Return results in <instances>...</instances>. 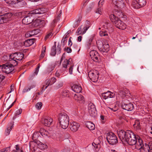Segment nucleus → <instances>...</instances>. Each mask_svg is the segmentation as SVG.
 Returning <instances> with one entry per match:
<instances>
[{"mask_svg":"<svg viewBox=\"0 0 152 152\" xmlns=\"http://www.w3.org/2000/svg\"><path fill=\"white\" fill-rule=\"evenodd\" d=\"M117 133L120 140L123 143L126 142L130 145H134L136 142L137 137L131 131L125 132L123 130L118 131Z\"/></svg>","mask_w":152,"mask_h":152,"instance_id":"nucleus-1","label":"nucleus"},{"mask_svg":"<svg viewBox=\"0 0 152 152\" xmlns=\"http://www.w3.org/2000/svg\"><path fill=\"white\" fill-rule=\"evenodd\" d=\"M69 118L68 115L64 113H60L58 116L59 122L62 128L66 129L69 124Z\"/></svg>","mask_w":152,"mask_h":152,"instance_id":"nucleus-2","label":"nucleus"},{"mask_svg":"<svg viewBox=\"0 0 152 152\" xmlns=\"http://www.w3.org/2000/svg\"><path fill=\"white\" fill-rule=\"evenodd\" d=\"M96 44L99 50L102 52H107L109 50V45L106 40H98Z\"/></svg>","mask_w":152,"mask_h":152,"instance_id":"nucleus-3","label":"nucleus"},{"mask_svg":"<svg viewBox=\"0 0 152 152\" xmlns=\"http://www.w3.org/2000/svg\"><path fill=\"white\" fill-rule=\"evenodd\" d=\"M23 55L20 52L15 53L11 54L9 56V61L10 62L13 63L14 65L17 64V60H21L23 57Z\"/></svg>","mask_w":152,"mask_h":152,"instance_id":"nucleus-4","label":"nucleus"},{"mask_svg":"<svg viewBox=\"0 0 152 152\" xmlns=\"http://www.w3.org/2000/svg\"><path fill=\"white\" fill-rule=\"evenodd\" d=\"M115 96V94L109 91L102 93L101 96L102 99L106 100L107 103L110 104L113 102L112 98Z\"/></svg>","mask_w":152,"mask_h":152,"instance_id":"nucleus-5","label":"nucleus"},{"mask_svg":"<svg viewBox=\"0 0 152 152\" xmlns=\"http://www.w3.org/2000/svg\"><path fill=\"white\" fill-rule=\"evenodd\" d=\"M104 29H107L105 30L102 29V30L99 32V35L101 36L105 37L107 38L108 37V32L107 31H110V29L112 28L111 25L110 23L108 22H106L105 23H103V27Z\"/></svg>","mask_w":152,"mask_h":152,"instance_id":"nucleus-6","label":"nucleus"},{"mask_svg":"<svg viewBox=\"0 0 152 152\" xmlns=\"http://www.w3.org/2000/svg\"><path fill=\"white\" fill-rule=\"evenodd\" d=\"M106 138L107 142L110 144L114 145L118 142L117 138L116 136L112 132L108 133Z\"/></svg>","mask_w":152,"mask_h":152,"instance_id":"nucleus-7","label":"nucleus"},{"mask_svg":"<svg viewBox=\"0 0 152 152\" xmlns=\"http://www.w3.org/2000/svg\"><path fill=\"white\" fill-rule=\"evenodd\" d=\"M15 66L14 65L13 63L10 62L9 63L3 65L2 69L3 72L7 74H9L14 70V66Z\"/></svg>","mask_w":152,"mask_h":152,"instance_id":"nucleus-8","label":"nucleus"},{"mask_svg":"<svg viewBox=\"0 0 152 152\" xmlns=\"http://www.w3.org/2000/svg\"><path fill=\"white\" fill-rule=\"evenodd\" d=\"M128 100L124 99L121 103V107L124 110L127 111H131L134 108L133 104L131 102H127Z\"/></svg>","mask_w":152,"mask_h":152,"instance_id":"nucleus-9","label":"nucleus"},{"mask_svg":"<svg viewBox=\"0 0 152 152\" xmlns=\"http://www.w3.org/2000/svg\"><path fill=\"white\" fill-rule=\"evenodd\" d=\"M99 72L96 70H91L88 73L90 79L94 82L97 81L99 77Z\"/></svg>","mask_w":152,"mask_h":152,"instance_id":"nucleus-10","label":"nucleus"},{"mask_svg":"<svg viewBox=\"0 0 152 152\" xmlns=\"http://www.w3.org/2000/svg\"><path fill=\"white\" fill-rule=\"evenodd\" d=\"M146 0H134L132 3V7L136 9L142 7L146 4Z\"/></svg>","mask_w":152,"mask_h":152,"instance_id":"nucleus-11","label":"nucleus"},{"mask_svg":"<svg viewBox=\"0 0 152 152\" xmlns=\"http://www.w3.org/2000/svg\"><path fill=\"white\" fill-rule=\"evenodd\" d=\"M88 112L89 114L92 117H95L97 114L95 106L93 103H91L88 104Z\"/></svg>","mask_w":152,"mask_h":152,"instance_id":"nucleus-12","label":"nucleus"},{"mask_svg":"<svg viewBox=\"0 0 152 152\" xmlns=\"http://www.w3.org/2000/svg\"><path fill=\"white\" fill-rule=\"evenodd\" d=\"M90 56L94 61L98 62L99 61V56L98 52L95 50H91L90 52Z\"/></svg>","mask_w":152,"mask_h":152,"instance_id":"nucleus-13","label":"nucleus"},{"mask_svg":"<svg viewBox=\"0 0 152 152\" xmlns=\"http://www.w3.org/2000/svg\"><path fill=\"white\" fill-rule=\"evenodd\" d=\"M12 16L11 13L5 14L4 16L0 17V24L6 23L10 20Z\"/></svg>","mask_w":152,"mask_h":152,"instance_id":"nucleus-14","label":"nucleus"},{"mask_svg":"<svg viewBox=\"0 0 152 152\" xmlns=\"http://www.w3.org/2000/svg\"><path fill=\"white\" fill-rule=\"evenodd\" d=\"M136 142L134 145L135 148L137 149H139L143 146V142L142 139L139 136L137 137V140L136 141Z\"/></svg>","mask_w":152,"mask_h":152,"instance_id":"nucleus-15","label":"nucleus"},{"mask_svg":"<svg viewBox=\"0 0 152 152\" xmlns=\"http://www.w3.org/2000/svg\"><path fill=\"white\" fill-rule=\"evenodd\" d=\"M119 93L124 98H125L126 99H129V98L131 97V95L129 91L127 89H124L123 90H120L119 91Z\"/></svg>","mask_w":152,"mask_h":152,"instance_id":"nucleus-16","label":"nucleus"},{"mask_svg":"<svg viewBox=\"0 0 152 152\" xmlns=\"http://www.w3.org/2000/svg\"><path fill=\"white\" fill-rule=\"evenodd\" d=\"M116 27L120 29L124 30L126 28V25L121 20L118 19L114 24Z\"/></svg>","mask_w":152,"mask_h":152,"instance_id":"nucleus-17","label":"nucleus"},{"mask_svg":"<svg viewBox=\"0 0 152 152\" xmlns=\"http://www.w3.org/2000/svg\"><path fill=\"white\" fill-rule=\"evenodd\" d=\"M112 2L117 7L124 8L125 7L124 1L123 0H112Z\"/></svg>","mask_w":152,"mask_h":152,"instance_id":"nucleus-18","label":"nucleus"},{"mask_svg":"<svg viewBox=\"0 0 152 152\" xmlns=\"http://www.w3.org/2000/svg\"><path fill=\"white\" fill-rule=\"evenodd\" d=\"M97 147V145L93 142L88 145L87 149L90 152H96L98 150Z\"/></svg>","mask_w":152,"mask_h":152,"instance_id":"nucleus-19","label":"nucleus"},{"mask_svg":"<svg viewBox=\"0 0 152 152\" xmlns=\"http://www.w3.org/2000/svg\"><path fill=\"white\" fill-rule=\"evenodd\" d=\"M89 28V26H84L82 28V26L79 27L78 28L77 31V35L83 34H84Z\"/></svg>","mask_w":152,"mask_h":152,"instance_id":"nucleus-20","label":"nucleus"},{"mask_svg":"<svg viewBox=\"0 0 152 152\" xmlns=\"http://www.w3.org/2000/svg\"><path fill=\"white\" fill-rule=\"evenodd\" d=\"M33 19V17L31 15L25 17L22 20V23L24 24H28L30 23Z\"/></svg>","mask_w":152,"mask_h":152,"instance_id":"nucleus-21","label":"nucleus"},{"mask_svg":"<svg viewBox=\"0 0 152 152\" xmlns=\"http://www.w3.org/2000/svg\"><path fill=\"white\" fill-rule=\"evenodd\" d=\"M79 126L80 125L78 123L74 122L71 124L70 128L72 131L75 132L78 130Z\"/></svg>","mask_w":152,"mask_h":152,"instance_id":"nucleus-22","label":"nucleus"},{"mask_svg":"<svg viewBox=\"0 0 152 152\" xmlns=\"http://www.w3.org/2000/svg\"><path fill=\"white\" fill-rule=\"evenodd\" d=\"M31 25L33 27H36L39 26L41 24H42L44 22V20L40 19H37L34 21H32Z\"/></svg>","mask_w":152,"mask_h":152,"instance_id":"nucleus-23","label":"nucleus"},{"mask_svg":"<svg viewBox=\"0 0 152 152\" xmlns=\"http://www.w3.org/2000/svg\"><path fill=\"white\" fill-rule=\"evenodd\" d=\"M74 99L79 103H83L84 100L83 96L81 94H75L74 96Z\"/></svg>","mask_w":152,"mask_h":152,"instance_id":"nucleus-24","label":"nucleus"},{"mask_svg":"<svg viewBox=\"0 0 152 152\" xmlns=\"http://www.w3.org/2000/svg\"><path fill=\"white\" fill-rule=\"evenodd\" d=\"M40 31L39 29H35L27 32L25 36L26 37H31L37 34Z\"/></svg>","mask_w":152,"mask_h":152,"instance_id":"nucleus-25","label":"nucleus"},{"mask_svg":"<svg viewBox=\"0 0 152 152\" xmlns=\"http://www.w3.org/2000/svg\"><path fill=\"white\" fill-rule=\"evenodd\" d=\"M72 90L77 93H79L82 90V88L80 86L74 85L72 87Z\"/></svg>","mask_w":152,"mask_h":152,"instance_id":"nucleus-26","label":"nucleus"},{"mask_svg":"<svg viewBox=\"0 0 152 152\" xmlns=\"http://www.w3.org/2000/svg\"><path fill=\"white\" fill-rule=\"evenodd\" d=\"M150 149V146L145 143L143 146L139 149V152H149Z\"/></svg>","mask_w":152,"mask_h":152,"instance_id":"nucleus-27","label":"nucleus"},{"mask_svg":"<svg viewBox=\"0 0 152 152\" xmlns=\"http://www.w3.org/2000/svg\"><path fill=\"white\" fill-rule=\"evenodd\" d=\"M85 125L89 130H93L95 129V125L92 122L87 121L85 123Z\"/></svg>","mask_w":152,"mask_h":152,"instance_id":"nucleus-28","label":"nucleus"},{"mask_svg":"<svg viewBox=\"0 0 152 152\" xmlns=\"http://www.w3.org/2000/svg\"><path fill=\"white\" fill-rule=\"evenodd\" d=\"M53 122L52 119L50 117L45 118L43 123L46 126H49Z\"/></svg>","mask_w":152,"mask_h":152,"instance_id":"nucleus-29","label":"nucleus"},{"mask_svg":"<svg viewBox=\"0 0 152 152\" xmlns=\"http://www.w3.org/2000/svg\"><path fill=\"white\" fill-rule=\"evenodd\" d=\"M36 85L35 84H32L30 86L26 87L23 89L22 92L23 93H25L30 91L31 89L34 88L36 86Z\"/></svg>","mask_w":152,"mask_h":152,"instance_id":"nucleus-30","label":"nucleus"},{"mask_svg":"<svg viewBox=\"0 0 152 152\" xmlns=\"http://www.w3.org/2000/svg\"><path fill=\"white\" fill-rule=\"evenodd\" d=\"M23 0H4L5 2L10 5L15 4L22 1Z\"/></svg>","mask_w":152,"mask_h":152,"instance_id":"nucleus-31","label":"nucleus"},{"mask_svg":"<svg viewBox=\"0 0 152 152\" xmlns=\"http://www.w3.org/2000/svg\"><path fill=\"white\" fill-rule=\"evenodd\" d=\"M34 43L33 39H29L26 40L24 42V45L26 47H29L32 45Z\"/></svg>","mask_w":152,"mask_h":152,"instance_id":"nucleus-32","label":"nucleus"},{"mask_svg":"<svg viewBox=\"0 0 152 152\" xmlns=\"http://www.w3.org/2000/svg\"><path fill=\"white\" fill-rule=\"evenodd\" d=\"M8 9L4 7H0V16H2L4 15L5 14H7L8 13H5L7 12ZM10 12H8L9 13Z\"/></svg>","mask_w":152,"mask_h":152,"instance_id":"nucleus-33","label":"nucleus"},{"mask_svg":"<svg viewBox=\"0 0 152 152\" xmlns=\"http://www.w3.org/2000/svg\"><path fill=\"white\" fill-rule=\"evenodd\" d=\"M49 86H51V85L50 84L49 80L47 79L45 81L43 84L42 87V90L44 91Z\"/></svg>","mask_w":152,"mask_h":152,"instance_id":"nucleus-34","label":"nucleus"},{"mask_svg":"<svg viewBox=\"0 0 152 152\" xmlns=\"http://www.w3.org/2000/svg\"><path fill=\"white\" fill-rule=\"evenodd\" d=\"M133 126L134 128L137 130L140 129V126L139 121L137 120H135Z\"/></svg>","mask_w":152,"mask_h":152,"instance_id":"nucleus-35","label":"nucleus"},{"mask_svg":"<svg viewBox=\"0 0 152 152\" xmlns=\"http://www.w3.org/2000/svg\"><path fill=\"white\" fill-rule=\"evenodd\" d=\"M43 12L42 11V9H36L32 11L31 13V14H40L42 13Z\"/></svg>","mask_w":152,"mask_h":152,"instance_id":"nucleus-36","label":"nucleus"},{"mask_svg":"<svg viewBox=\"0 0 152 152\" xmlns=\"http://www.w3.org/2000/svg\"><path fill=\"white\" fill-rule=\"evenodd\" d=\"M110 18L111 21L114 24L115 22L118 19L117 17H116L113 14H111L110 15Z\"/></svg>","mask_w":152,"mask_h":152,"instance_id":"nucleus-37","label":"nucleus"},{"mask_svg":"<svg viewBox=\"0 0 152 152\" xmlns=\"http://www.w3.org/2000/svg\"><path fill=\"white\" fill-rule=\"evenodd\" d=\"M40 134L43 137L47 136L48 134V131L45 130L43 129H41L40 131Z\"/></svg>","mask_w":152,"mask_h":152,"instance_id":"nucleus-38","label":"nucleus"},{"mask_svg":"<svg viewBox=\"0 0 152 152\" xmlns=\"http://www.w3.org/2000/svg\"><path fill=\"white\" fill-rule=\"evenodd\" d=\"M10 124V126L8 127L5 131V134L7 136L9 135L10 131L12 130L13 126V124H12L11 123Z\"/></svg>","mask_w":152,"mask_h":152,"instance_id":"nucleus-39","label":"nucleus"},{"mask_svg":"<svg viewBox=\"0 0 152 152\" xmlns=\"http://www.w3.org/2000/svg\"><path fill=\"white\" fill-rule=\"evenodd\" d=\"M40 136V133L36 132L34 133L33 135L32 138L33 140H36Z\"/></svg>","mask_w":152,"mask_h":152,"instance_id":"nucleus-40","label":"nucleus"},{"mask_svg":"<svg viewBox=\"0 0 152 152\" xmlns=\"http://www.w3.org/2000/svg\"><path fill=\"white\" fill-rule=\"evenodd\" d=\"M70 59H69L68 60L67 59H65L64 60L62 63V66L64 68H66L67 67V65L68 64H69V62L70 61Z\"/></svg>","mask_w":152,"mask_h":152,"instance_id":"nucleus-41","label":"nucleus"},{"mask_svg":"<svg viewBox=\"0 0 152 152\" xmlns=\"http://www.w3.org/2000/svg\"><path fill=\"white\" fill-rule=\"evenodd\" d=\"M68 37L66 35H64V36L61 42V43L64 46L66 42Z\"/></svg>","mask_w":152,"mask_h":152,"instance_id":"nucleus-42","label":"nucleus"},{"mask_svg":"<svg viewBox=\"0 0 152 152\" xmlns=\"http://www.w3.org/2000/svg\"><path fill=\"white\" fill-rule=\"evenodd\" d=\"M93 37L92 36H91L88 38L87 42V45L88 46L87 47L88 48H90V45H91V42L93 40Z\"/></svg>","mask_w":152,"mask_h":152,"instance_id":"nucleus-43","label":"nucleus"},{"mask_svg":"<svg viewBox=\"0 0 152 152\" xmlns=\"http://www.w3.org/2000/svg\"><path fill=\"white\" fill-rule=\"evenodd\" d=\"M56 53V47L55 46H53L52 47L50 55L53 56H55Z\"/></svg>","mask_w":152,"mask_h":152,"instance_id":"nucleus-44","label":"nucleus"},{"mask_svg":"<svg viewBox=\"0 0 152 152\" xmlns=\"http://www.w3.org/2000/svg\"><path fill=\"white\" fill-rule=\"evenodd\" d=\"M42 106V103L41 102H38L36 104L35 107L37 109L39 110L41 108Z\"/></svg>","mask_w":152,"mask_h":152,"instance_id":"nucleus-45","label":"nucleus"},{"mask_svg":"<svg viewBox=\"0 0 152 152\" xmlns=\"http://www.w3.org/2000/svg\"><path fill=\"white\" fill-rule=\"evenodd\" d=\"M39 148L41 149H44L47 148V145L40 142L39 144Z\"/></svg>","mask_w":152,"mask_h":152,"instance_id":"nucleus-46","label":"nucleus"},{"mask_svg":"<svg viewBox=\"0 0 152 152\" xmlns=\"http://www.w3.org/2000/svg\"><path fill=\"white\" fill-rule=\"evenodd\" d=\"M49 81L50 84L51 85L53 84L56 81V79L54 77H53L50 79H48Z\"/></svg>","mask_w":152,"mask_h":152,"instance_id":"nucleus-47","label":"nucleus"},{"mask_svg":"<svg viewBox=\"0 0 152 152\" xmlns=\"http://www.w3.org/2000/svg\"><path fill=\"white\" fill-rule=\"evenodd\" d=\"M69 94V92L67 90H64L62 93V95L64 96H67Z\"/></svg>","mask_w":152,"mask_h":152,"instance_id":"nucleus-48","label":"nucleus"},{"mask_svg":"<svg viewBox=\"0 0 152 152\" xmlns=\"http://www.w3.org/2000/svg\"><path fill=\"white\" fill-rule=\"evenodd\" d=\"M96 12L100 15L102 14L103 13L102 9L100 7L99 8L96 10Z\"/></svg>","mask_w":152,"mask_h":152,"instance_id":"nucleus-49","label":"nucleus"},{"mask_svg":"<svg viewBox=\"0 0 152 152\" xmlns=\"http://www.w3.org/2000/svg\"><path fill=\"white\" fill-rule=\"evenodd\" d=\"M61 48L60 45H58L56 49V53L57 54H59L61 53Z\"/></svg>","mask_w":152,"mask_h":152,"instance_id":"nucleus-50","label":"nucleus"},{"mask_svg":"<svg viewBox=\"0 0 152 152\" xmlns=\"http://www.w3.org/2000/svg\"><path fill=\"white\" fill-rule=\"evenodd\" d=\"M63 86V83L62 82H58L56 85V87L57 88H59Z\"/></svg>","mask_w":152,"mask_h":152,"instance_id":"nucleus-51","label":"nucleus"},{"mask_svg":"<svg viewBox=\"0 0 152 152\" xmlns=\"http://www.w3.org/2000/svg\"><path fill=\"white\" fill-rule=\"evenodd\" d=\"M52 36V34L51 33H50L48 34L45 37V40L48 39L51 37Z\"/></svg>","mask_w":152,"mask_h":152,"instance_id":"nucleus-52","label":"nucleus"},{"mask_svg":"<svg viewBox=\"0 0 152 152\" xmlns=\"http://www.w3.org/2000/svg\"><path fill=\"white\" fill-rule=\"evenodd\" d=\"M40 67L39 64L38 67L35 69V72H34V75H37L39 71V69Z\"/></svg>","mask_w":152,"mask_h":152,"instance_id":"nucleus-53","label":"nucleus"},{"mask_svg":"<svg viewBox=\"0 0 152 152\" xmlns=\"http://www.w3.org/2000/svg\"><path fill=\"white\" fill-rule=\"evenodd\" d=\"M22 112V110L21 109H19L17 110L16 112L15 115H17L21 114Z\"/></svg>","mask_w":152,"mask_h":152,"instance_id":"nucleus-54","label":"nucleus"},{"mask_svg":"<svg viewBox=\"0 0 152 152\" xmlns=\"http://www.w3.org/2000/svg\"><path fill=\"white\" fill-rule=\"evenodd\" d=\"M104 3V0H100L98 3V5L100 7L101 6H102Z\"/></svg>","mask_w":152,"mask_h":152,"instance_id":"nucleus-55","label":"nucleus"},{"mask_svg":"<svg viewBox=\"0 0 152 152\" xmlns=\"http://www.w3.org/2000/svg\"><path fill=\"white\" fill-rule=\"evenodd\" d=\"M108 109H110L112 111H116L117 110V108H116L115 107L114 108H111L110 107H108Z\"/></svg>","mask_w":152,"mask_h":152,"instance_id":"nucleus-56","label":"nucleus"},{"mask_svg":"<svg viewBox=\"0 0 152 152\" xmlns=\"http://www.w3.org/2000/svg\"><path fill=\"white\" fill-rule=\"evenodd\" d=\"M61 12L56 17V19H55L56 20V21H58L60 19V18H61Z\"/></svg>","mask_w":152,"mask_h":152,"instance_id":"nucleus-57","label":"nucleus"},{"mask_svg":"<svg viewBox=\"0 0 152 152\" xmlns=\"http://www.w3.org/2000/svg\"><path fill=\"white\" fill-rule=\"evenodd\" d=\"M5 78V77L2 75L0 74V83H1Z\"/></svg>","mask_w":152,"mask_h":152,"instance_id":"nucleus-58","label":"nucleus"},{"mask_svg":"<svg viewBox=\"0 0 152 152\" xmlns=\"http://www.w3.org/2000/svg\"><path fill=\"white\" fill-rule=\"evenodd\" d=\"M65 51L68 53H70L72 51L71 49L69 48H67L65 49Z\"/></svg>","mask_w":152,"mask_h":152,"instance_id":"nucleus-59","label":"nucleus"},{"mask_svg":"<svg viewBox=\"0 0 152 152\" xmlns=\"http://www.w3.org/2000/svg\"><path fill=\"white\" fill-rule=\"evenodd\" d=\"M80 19H79L76 21L75 23V27H76L78 26V24L80 23Z\"/></svg>","mask_w":152,"mask_h":152,"instance_id":"nucleus-60","label":"nucleus"},{"mask_svg":"<svg viewBox=\"0 0 152 152\" xmlns=\"http://www.w3.org/2000/svg\"><path fill=\"white\" fill-rule=\"evenodd\" d=\"M56 22H57V21H56V20H54L51 23V26H54Z\"/></svg>","mask_w":152,"mask_h":152,"instance_id":"nucleus-61","label":"nucleus"},{"mask_svg":"<svg viewBox=\"0 0 152 152\" xmlns=\"http://www.w3.org/2000/svg\"><path fill=\"white\" fill-rule=\"evenodd\" d=\"M73 66H71L69 68V73L70 74H72V72Z\"/></svg>","mask_w":152,"mask_h":152,"instance_id":"nucleus-62","label":"nucleus"},{"mask_svg":"<svg viewBox=\"0 0 152 152\" xmlns=\"http://www.w3.org/2000/svg\"><path fill=\"white\" fill-rule=\"evenodd\" d=\"M71 37L69 38L68 41V45L69 46H71L72 44V43L71 39Z\"/></svg>","mask_w":152,"mask_h":152,"instance_id":"nucleus-63","label":"nucleus"},{"mask_svg":"<svg viewBox=\"0 0 152 152\" xmlns=\"http://www.w3.org/2000/svg\"><path fill=\"white\" fill-rule=\"evenodd\" d=\"M88 1V0H86V1H84V2H83L82 4L81 7H82V8H83V7L86 5V3H87Z\"/></svg>","mask_w":152,"mask_h":152,"instance_id":"nucleus-64","label":"nucleus"}]
</instances>
